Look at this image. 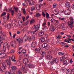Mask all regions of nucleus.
Here are the masks:
<instances>
[{
    "instance_id": "nucleus-52",
    "label": "nucleus",
    "mask_w": 74,
    "mask_h": 74,
    "mask_svg": "<svg viewBox=\"0 0 74 74\" xmlns=\"http://www.w3.org/2000/svg\"><path fill=\"white\" fill-rule=\"evenodd\" d=\"M56 38L58 39V40H59V39H60V36H59L57 37H56Z\"/></svg>"
},
{
    "instance_id": "nucleus-8",
    "label": "nucleus",
    "mask_w": 74,
    "mask_h": 74,
    "mask_svg": "<svg viewBox=\"0 0 74 74\" xmlns=\"http://www.w3.org/2000/svg\"><path fill=\"white\" fill-rule=\"evenodd\" d=\"M37 45V44L36 42H33L31 44V47L32 48H35Z\"/></svg>"
},
{
    "instance_id": "nucleus-31",
    "label": "nucleus",
    "mask_w": 74,
    "mask_h": 74,
    "mask_svg": "<svg viewBox=\"0 0 74 74\" xmlns=\"http://www.w3.org/2000/svg\"><path fill=\"white\" fill-rule=\"evenodd\" d=\"M5 38H4L2 36L0 35V40H4Z\"/></svg>"
},
{
    "instance_id": "nucleus-26",
    "label": "nucleus",
    "mask_w": 74,
    "mask_h": 74,
    "mask_svg": "<svg viewBox=\"0 0 74 74\" xmlns=\"http://www.w3.org/2000/svg\"><path fill=\"white\" fill-rule=\"evenodd\" d=\"M51 21L52 23H54L55 22L56 20L54 18H52L51 19Z\"/></svg>"
},
{
    "instance_id": "nucleus-28",
    "label": "nucleus",
    "mask_w": 74,
    "mask_h": 74,
    "mask_svg": "<svg viewBox=\"0 0 74 74\" xmlns=\"http://www.w3.org/2000/svg\"><path fill=\"white\" fill-rule=\"evenodd\" d=\"M22 17L21 16V13H18V19H21Z\"/></svg>"
},
{
    "instance_id": "nucleus-20",
    "label": "nucleus",
    "mask_w": 74,
    "mask_h": 74,
    "mask_svg": "<svg viewBox=\"0 0 74 74\" xmlns=\"http://www.w3.org/2000/svg\"><path fill=\"white\" fill-rule=\"evenodd\" d=\"M15 59V56L14 55H13L11 58V60L12 62H16V60Z\"/></svg>"
},
{
    "instance_id": "nucleus-25",
    "label": "nucleus",
    "mask_w": 74,
    "mask_h": 74,
    "mask_svg": "<svg viewBox=\"0 0 74 74\" xmlns=\"http://www.w3.org/2000/svg\"><path fill=\"white\" fill-rule=\"evenodd\" d=\"M41 16V14L39 13H37L36 14V15L35 16L38 18L40 17Z\"/></svg>"
},
{
    "instance_id": "nucleus-10",
    "label": "nucleus",
    "mask_w": 74,
    "mask_h": 74,
    "mask_svg": "<svg viewBox=\"0 0 74 74\" xmlns=\"http://www.w3.org/2000/svg\"><path fill=\"white\" fill-rule=\"evenodd\" d=\"M56 29L55 27L53 25H51L50 27V30L51 32H53Z\"/></svg>"
},
{
    "instance_id": "nucleus-51",
    "label": "nucleus",
    "mask_w": 74,
    "mask_h": 74,
    "mask_svg": "<svg viewBox=\"0 0 74 74\" xmlns=\"http://www.w3.org/2000/svg\"><path fill=\"white\" fill-rule=\"evenodd\" d=\"M3 40H0V44H2L3 43Z\"/></svg>"
},
{
    "instance_id": "nucleus-61",
    "label": "nucleus",
    "mask_w": 74,
    "mask_h": 74,
    "mask_svg": "<svg viewBox=\"0 0 74 74\" xmlns=\"http://www.w3.org/2000/svg\"><path fill=\"white\" fill-rule=\"evenodd\" d=\"M50 22H48V26H50Z\"/></svg>"
},
{
    "instance_id": "nucleus-18",
    "label": "nucleus",
    "mask_w": 74,
    "mask_h": 74,
    "mask_svg": "<svg viewBox=\"0 0 74 74\" xmlns=\"http://www.w3.org/2000/svg\"><path fill=\"white\" fill-rule=\"evenodd\" d=\"M44 27L42 28L43 30H44L45 32H47L48 31V27L44 26Z\"/></svg>"
},
{
    "instance_id": "nucleus-7",
    "label": "nucleus",
    "mask_w": 74,
    "mask_h": 74,
    "mask_svg": "<svg viewBox=\"0 0 74 74\" xmlns=\"http://www.w3.org/2000/svg\"><path fill=\"white\" fill-rule=\"evenodd\" d=\"M7 57H8V56L5 53H2V54L0 55V58L1 59H5Z\"/></svg>"
},
{
    "instance_id": "nucleus-19",
    "label": "nucleus",
    "mask_w": 74,
    "mask_h": 74,
    "mask_svg": "<svg viewBox=\"0 0 74 74\" xmlns=\"http://www.w3.org/2000/svg\"><path fill=\"white\" fill-rule=\"evenodd\" d=\"M44 34V33L42 32H41L39 33L38 36L39 37H41V36H42Z\"/></svg>"
},
{
    "instance_id": "nucleus-63",
    "label": "nucleus",
    "mask_w": 74,
    "mask_h": 74,
    "mask_svg": "<svg viewBox=\"0 0 74 74\" xmlns=\"http://www.w3.org/2000/svg\"><path fill=\"white\" fill-rule=\"evenodd\" d=\"M21 5V3L20 2L18 4V6H19Z\"/></svg>"
},
{
    "instance_id": "nucleus-53",
    "label": "nucleus",
    "mask_w": 74,
    "mask_h": 74,
    "mask_svg": "<svg viewBox=\"0 0 74 74\" xmlns=\"http://www.w3.org/2000/svg\"><path fill=\"white\" fill-rule=\"evenodd\" d=\"M9 14H8L7 16V19H8V20L9 19V18H10V16H9Z\"/></svg>"
},
{
    "instance_id": "nucleus-62",
    "label": "nucleus",
    "mask_w": 74,
    "mask_h": 74,
    "mask_svg": "<svg viewBox=\"0 0 74 74\" xmlns=\"http://www.w3.org/2000/svg\"><path fill=\"white\" fill-rule=\"evenodd\" d=\"M43 57L42 56H41L40 58V59L41 60V59H43Z\"/></svg>"
},
{
    "instance_id": "nucleus-23",
    "label": "nucleus",
    "mask_w": 74,
    "mask_h": 74,
    "mask_svg": "<svg viewBox=\"0 0 74 74\" xmlns=\"http://www.w3.org/2000/svg\"><path fill=\"white\" fill-rule=\"evenodd\" d=\"M63 65H65V66H67V65L68 64V62L67 61L65 60L63 62Z\"/></svg>"
},
{
    "instance_id": "nucleus-22",
    "label": "nucleus",
    "mask_w": 74,
    "mask_h": 74,
    "mask_svg": "<svg viewBox=\"0 0 74 74\" xmlns=\"http://www.w3.org/2000/svg\"><path fill=\"white\" fill-rule=\"evenodd\" d=\"M41 55H42V56H45V55H47V53L46 52L43 51L41 52Z\"/></svg>"
},
{
    "instance_id": "nucleus-3",
    "label": "nucleus",
    "mask_w": 74,
    "mask_h": 74,
    "mask_svg": "<svg viewBox=\"0 0 74 74\" xmlns=\"http://www.w3.org/2000/svg\"><path fill=\"white\" fill-rule=\"evenodd\" d=\"M40 28V25H34V26L33 27V29H36V30H35L34 32H31V34H34L37 31V30H38V29Z\"/></svg>"
},
{
    "instance_id": "nucleus-24",
    "label": "nucleus",
    "mask_w": 74,
    "mask_h": 74,
    "mask_svg": "<svg viewBox=\"0 0 74 74\" xmlns=\"http://www.w3.org/2000/svg\"><path fill=\"white\" fill-rule=\"evenodd\" d=\"M11 68L13 70H16L17 69V68L15 66H12L11 67Z\"/></svg>"
},
{
    "instance_id": "nucleus-37",
    "label": "nucleus",
    "mask_w": 74,
    "mask_h": 74,
    "mask_svg": "<svg viewBox=\"0 0 74 74\" xmlns=\"http://www.w3.org/2000/svg\"><path fill=\"white\" fill-rule=\"evenodd\" d=\"M11 24H8V25H7V27H8V29H10V28H11Z\"/></svg>"
},
{
    "instance_id": "nucleus-58",
    "label": "nucleus",
    "mask_w": 74,
    "mask_h": 74,
    "mask_svg": "<svg viewBox=\"0 0 74 74\" xmlns=\"http://www.w3.org/2000/svg\"><path fill=\"white\" fill-rule=\"evenodd\" d=\"M56 42L57 44H60V42L58 40H57Z\"/></svg>"
},
{
    "instance_id": "nucleus-1",
    "label": "nucleus",
    "mask_w": 74,
    "mask_h": 74,
    "mask_svg": "<svg viewBox=\"0 0 74 74\" xmlns=\"http://www.w3.org/2000/svg\"><path fill=\"white\" fill-rule=\"evenodd\" d=\"M7 62H5L3 64V66H2L1 67V69L0 68V73H1L2 72H4L6 71V68L5 67H7Z\"/></svg>"
},
{
    "instance_id": "nucleus-36",
    "label": "nucleus",
    "mask_w": 74,
    "mask_h": 74,
    "mask_svg": "<svg viewBox=\"0 0 74 74\" xmlns=\"http://www.w3.org/2000/svg\"><path fill=\"white\" fill-rule=\"evenodd\" d=\"M58 55H61V56L64 55V53H62L61 52H59L58 53Z\"/></svg>"
},
{
    "instance_id": "nucleus-41",
    "label": "nucleus",
    "mask_w": 74,
    "mask_h": 74,
    "mask_svg": "<svg viewBox=\"0 0 74 74\" xmlns=\"http://www.w3.org/2000/svg\"><path fill=\"white\" fill-rule=\"evenodd\" d=\"M14 9L15 10L16 12H18V10H19V8H14Z\"/></svg>"
},
{
    "instance_id": "nucleus-27",
    "label": "nucleus",
    "mask_w": 74,
    "mask_h": 74,
    "mask_svg": "<svg viewBox=\"0 0 74 74\" xmlns=\"http://www.w3.org/2000/svg\"><path fill=\"white\" fill-rule=\"evenodd\" d=\"M64 42H68V43H70V42H71V41L70 40H68L67 39H66L64 40Z\"/></svg>"
},
{
    "instance_id": "nucleus-15",
    "label": "nucleus",
    "mask_w": 74,
    "mask_h": 74,
    "mask_svg": "<svg viewBox=\"0 0 74 74\" xmlns=\"http://www.w3.org/2000/svg\"><path fill=\"white\" fill-rule=\"evenodd\" d=\"M3 46L6 47L8 48L10 47V46H8V44L7 42L4 43L3 45Z\"/></svg>"
},
{
    "instance_id": "nucleus-39",
    "label": "nucleus",
    "mask_w": 74,
    "mask_h": 74,
    "mask_svg": "<svg viewBox=\"0 0 74 74\" xmlns=\"http://www.w3.org/2000/svg\"><path fill=\"white\" fill-rule=\"evenodd\" d=\"M35 22V20H32L30 21V23L32 24V23H34Z\"/></svg>"
},
{
    "instance_id": "nucleus-59",
    "label": "nucleus",
    "mask_w": 74,
    "mask_h": 74,
    "mask_svg": "<svg viewBox=\"0 0 74 74\" xmlns=\"http://www.w3.org/2000/svg\"><path fill=\"white\" fill-rule=\"evenodd\" d=\"M17 33L18 34H21V32L18 31L17 32Z\"/></svg>"
},
{
    "instance_id": "nucleus-57",
    "label": "nucleus",
    "mask_w": 74,
    "mask_h": 74,
    "mask_svg": "<svg viewBox=\"0 0 74 74\" xmlns=\"http://www.w3.org/2000/svg\"><path fill=\"white\" fill-rule=\"evenodd\" d=\"M22 19H23V22H24V21H25V17L24 16L23 17Z\"/></svg>"
},
{
    "instance_id": "nucleus-49",
    "label": "nucleus",
    "mask_w": 74,
    "mask_h": 74,
    "mask_svg": "<svg viewBox=\"0 0 74 74\" xmlns=\"http://www.w3.org/2000/svg\"><path fill=\"white\" fill-rule=\"evenodd\" d=\"M29 5H34V3H31L29 1Z\"/></svg>"
},
{
    "instance_id": "nucleus-12",
    "label": "nucleus",
    "mask_w": 74,
    "mask_h": 74,
    "mask_svg": "<svg viewBox=\"0 0 74 74\" xmlns=\"http://www.w3.org/2000/svg\"><path fill=\"white\" fill-rule=\"evenodd\" d=\"M5 62H6V63L7 64H8V65H9L10 66H11V62L10 60H9L8 59H7L6 60H5Z\"/></svg>"
},
{
    "instance_id": "nucleus-38",
    "label": "nucleus",
    "mask_w": 74,
    "mask_h": 74,
    "mask_svg": "<svg viewBox=\"0 0 74 74\" xmlns=\"http://www.w3.org/2000/svg\"><path fill=\"white\" fill-rule=\"evenodd\" d=\"M21 52H22V53H26V50H22L21 51Z\"/></svg>"
},
{
    "instance_id": "nucleus-45",
    "label": "nucleus",
    "mask_w": 74,
    "mask_h": 74,
    "mask_svg": "<svg viewBox=\"0 0 74 74\" xmlns=\"http://www.w3.org/2000/svg\"><path fill=\"white\" fill-rule=\"evenodd\" d=\"M60 20H61V21H64V20H65V18H60Z\"/></svg>"
},
{
    "instance_id": "nucleus-47",
    "label": "nucleus",
    "mask_w": 74,
    "mask_h": 74,
    "mask_svg": "<svg viewBox=\"0 0 74 74\" xmlns=\"http://www.w3.org/2000/svg\"><path fill=\"white\" fill-rule=\"evenodd\" d=\"M14 11L12 10L11 11V14L12 15H14Z\"/></svg>"
},
{
    "instance_id": "nucleus-4",
    "label": "nucleus",
    "mask_w": 74,
    "mask_h": 74,
    "mask_svg": "<svg viewBox=\"0 0 74 74\" xmlns=\"http://www.w3.org/2000/svg\"><path fill=\"white\" fill-rule=\"evenodd\" d=\"M25 38H26V36H24L23 39H21L19 38V39H17L16 40H17L19 43H23V42H25L27 41V40L25 39Z\"/></svg>"
},
{
    "instance_id": "nucleus-16",
    "label": "nucleus",
    "mask_w": 74,
    "mask_h": 74,
    "mask_svg": "<svg viewBox=\"0 0 74 74\" xmlns=\"http://www.w3.org/2000/svg\"><path fill=\"white\" fill-rule=\"evenodd\" d=\"M43 4H42L41 3H40V4H38V6L39 8L38 9V8H36V10H40L41 7L43 6Z\"/></svg>"
},
{
    "instance_id": "nucleus-2",
    "label": "nucleus",
    "mask_w": 74,
    "mask_h": 74,
    "mask_svg": "<svg viewBox=\"0 0 74 74\" xmlns=\"http://www.w3.org/2000/svg\"><path fill=\"white\" fill-rule=\"evenodd\" d=\"M70 21L68 23V26L71 28H72L73 26V25L74 23V18L73 17H70L69 18Z\"/></svg>"
},
{
    "instance_id": "nucleus-60",
    "label": "nucleus",
    "mask_w": 74,
    "mask_h": 74,
    "mask_svg": "<svg viewBox=\"0 0 74 74\" xmlns=\"http://www.w3.org/2000/svg\"><path fill=\"white\" fill-rule=\"evenodd\" d=\"M72 8L73 10H74V4H72Z\"/></svg>"
},
{
    "instance_id": "nucleus-42",
    "label": "nucleus",
    "mask_w": 74,
    "mask_h": 74,
    "mask_svg": "<svg viewBox=\"0 0 74 74\" xmlns=\"http://www.w3.org/2000/svg\"><path fill=\"white\" fill-rule=\"evenodd\" d=\"M35 9V7H32L31 8V11H33V10H34Z\"/></svg>"
},
{
    "instance_id": "nucleus-48",
    "label": "nucleus",
    "mask_w": 74,
    "mask_h": 74,
    "mask_svg": "<svg viewBox=\"0 0 74 74\" xmlns=\"http://www.w3.org/2000/svg\"><path fill=\"white\" fill-rule=\"evenodd\" d=\"M46 25H47V23H46V22H45L43 23L42 26H46Z\"/></svg>"
},
{
    "instance_id": "nucleus-30",
    "label": "nucleus",
    "mask_w": 74,
    "mask_h": 74,
    "mask_svg": "<svg viewBox=\"0 0 74 74\" xmlns=\"http://www.w3.org/2000/svg\"><path fill=\"white\" fill-rule=\"evenodd\" d=\"M41 40L42 42H44L45 41V39L43 37H42L41 38Z\"/></svg>"
},
{
    "instance_id": "nucleus-35",
    "label": "nucleus",
    "mask_w": 74,
    "mask_h": 74,
    "mask_svg": "<svg viewBox=\"0 0 74 74\" xmlns=\"http://www.w3.org/2000/svg\"><path fill=\"white\" fill-rule=\"evenodd\" d=\"M6 12H4L2 13V14H1V16L2 17L3 16H4L6 15Z\"/></svg>"
},
{
    "instance_id": "nucleus-13",
    "label": "nucleus",
    "mask_w": 74,
    "mask_h": 74,
    "mask_svg": "<svg viewBox=\"0 0 74 74\" xmlns=\"http://www.w3.org/2000/svg\"><path fill=\"white\" fill-rule=\"evenodd\" d=\"M65 7H66V8H69L70 7H71V5H70V3L68 2H67L65 3Z\"/></svg>"
},
{
    "instance_id": "nucleus-34",
    "label": "nucleus",
    "mask_w": 74,
    "mask_h": 74,
    "mask_svg": "<svg viewBox=\"0 0 74 74\" xmlns=\"http://www.w3.org/2000/svg\"><path fill=\"white\" fill-rule=\"evenodd\" d=\"M32 37H29L28 38L27 40L29 41H32Z\"/></svg>"
},
{
    "instance_id": "nucleus-21",
    "label": "nucleus",
    "mask_w": 74,
    "mask_h": 74,
    "mask_svg": "<svg viewBox=\"0 0 74 74\" xmlns=\"http://www.w3.org/2000/svg\"><path fill=\"white\" fill-rule=\"evenodd\" d=\"M47 58L49 60V62H50L51 61L50 60H51V59H52V56L50 55H48L47 56Z\"/></svg>"
},
{
    "instance_id": "nucleus-43",
    "label": "nucleus",
    "mask_w": 74,
    "mask_h": 74,
    "mask_svg": "<svg viewBox=\"0 0 74 74\" xmlns=\"http://www.w3.org/2000/svg\"><path fill=\"white\" fill-rule=\"evenodd\" d=\"M17 74H22V73L21 71L19 70L17 72Z\"/></svg>"
},
{
    "instance_id": "nucleus-64",
    "label": "nucleus",
    "mask_w": 74,
    "mask_h": 74,
    "mask_svg": "<svg viewBox=\"0 0 74 74\" xmlns=\"http://www.w3.org/2000/svg\"><path fill=\"white\" fill-rule=\"evenodd\" d=\"M23 6H26V5L25 4V3H23Z\"/></svg>"
},
{
    "instance_id": "nucleus-14",
    "label": "nucleus",
    "mask_w": 74,
    "mask_h": 74,
    "mask_svg": "<svg viewBox=\"0 0 74 74\" xmlns=\"http://www.w3.org/2000/svg\"><path fill=\"white\" fill-rule=\"evenodd\" d=\"M24 63L26 64L29 62V60L27 58H25L23 60Z\"/></svg>"
},
{
    "instance_id": "nucleus-6",
    "label": "nucleus",
    "mask_w": 74,
    "mask_h": 74,
    "mask_svg": "<svg viewBox=\"0 0 74 74\" xmlns=\"http://www.w3.org/2000/svg\"><path fill=\"white\" fill-rule=\"evenodd\" d=\"M42 47L44 48H45L46 50H48L49 48V46L48 45V43H45L43 44Z\"/></svg>"
},
{
    "instance_id": "nucleus-56",
    "label": "nucleus",
    "mask_w": 74,
    "mask_h": 74,
    "mask_svg": "<svg viewBox=\"0 0 74 74\" xmlns=\"http://www.w3.org/2000/svg\"><path fill=\"white\" fill-rule=\"evenodd\" d=\"M66 35V36H67V37H68L69 38H71V36H70V35Z\"/></svg>"
},
{
    "instance_id": "nucleus-55",
    "label": "nucleus",
    "mask_w": 74,
    "mask_h": 74,
    "mask_svg": "<svg viewBox=\"0 0 74 74\" xmlns=\"http://www.w3.org/2000/svg\"><path fill=\"white\" fill-rule=\"evenodd\" d=\"M14 52V50H11L10 51V53H13Z\"/></svg>"
},
{
    "instance_id": "nucleus-5",
    "label": "nucleus",
    "mask_w": 74,
    "mask_h": 74,
    "mask_svg": "<svg viewBox=\"0 0 74 74\" xmlns=\"http://www.w3.org/2000/svg\"><path fill=\"white\" fill-rule=\"evenodd\" d=\"M59 60L57 58L53 59L52 61H50V62L51 64H54V63H56V64H58L59 63Z\"/></svg>"
},
{
    "instance_id": "nucleus-54",
    "label": "nucleus",
    "mask_w": 74,
    "mask_h": 74,
    "mask_svg": "<svg viewBox=\"0 0 74 74\" xmlns=\"http://www.w3.org/2000/svg\"><path fill=\"white\" fill-rule=\"evenodd\" d=\"M23 12L24 14H25V12H26L25 11V9H23Z\"/></svg>"
},
{
    "instance_id": "nucleus-32",
    "label": "nucleus",
    "mask_w": 74,
    "mask_h": 74,
    "mask_svg": "<svg viewBox=\"0 0 74 74\" xmlns=\"http://www.w3.org/2000/svg\"><path fill=\"white\" fill-rule=\"evenodd\" d=\"M27 65L28 67L29 68H32L33 67V65L32 64H27Z\"/></svg>"
},
{
    "instance_id": "nucleus-33",
    "label": "nucleus",
    "mask_w": 74,
    "mask_h": 74,
    "mask_svg": "<svg viewBox=\"0 0 74 74\" xmlns=\"http://www.w3.org/2000/svg\"><path fill=\"white\" fill-rule=\"evenodd\" d=\"M3 47V51H2L3 52V51H4V52H5V51H6V48H7V47H5L4 46Z\"/></svg>"
},
{
    "instance_id": "nucleus-17",
    "label": "nucleus",
    "mask_w": 74,
    "mask_h": 74,
    "mask_svg": "<svg viewBox=\"0 0 74 74\" xmlns=\"http://www.w3.org/2000/svg\"><path fill=\"white\" fill-rule=\"evenodd\" d=\"M36 52L37 53H40V49L39 48H37L36 50Z\"/></svg>"
},
{
    "instance_id": "nucleus-9",
    "label": "nucleus",
    "mask_w": 74,
    "mask_h": 74,
    "mask_svg": "<svg viewBox=\"0 0 74 74\" xmlns=\"http://www.w3.org/2000/svg\"><path fill=\"white\" fill-rule=\"evenodd\" d=\"M70 10H67L64 12V14L66 15H69L70 14Z\"/></svg>"
},
{
    "instance_id": "nucleus-11",
    "label": "nucleus",
    "mask_w": 74,
    "mask_h": 74,
    "mask_svg": "<svg viewBox=\"0 0 74 74\" xmlns=\"http://www.w3.org/2000/svg\"><path fill=\"white\" fill-rule=\"evenodd\" d=\"M67 55H65L63 56L62 57H61L60 59V61H63L64 60H65L67 57Z\"/></svg>"
},
{
    "instance_id": "nucleus-44",
    "label": "nucleus",
    "mask_w": 74,
    "mask_h": 74,
    "mask_svg": "<svg viewBox=\"0 0 74 74\" xmlns=\"http://www.w3.org/2000/svg\"><path fill=\"white\" fill-rule=\"evenodd\" d=\"M35 36H32V39L33 41H34V40H35Z\"/></svg>"
},
{
    "instance_id": "nucleus-29",
    "label": "nucleus",
    "mask_w": 74,
    "mask_h": 74,
    "mask_svg": "<svg viewBox=\"0 0 74 74\" xmlns=\"http://www.w3.org/2000/svg\"><path fill=\"white\" fill-rule=\"evenodd\" d=\"M46 18H51V17H49V14L47 12H46Z\"/></svg>"
},
{
    "instance_id": "nucleus-40",
    "label": "nucleus",
    "mask_w": 74,
    "mask_h": 74,
    "mask_svg": "<svg viewBox=\"0 0 74 74\" xmlns=\"http://www.w3.org/2000/svg\"><path fill=\"white\" fill-rule=\"evenodd\" d=\"M42 16H43V17H45V15H46V14H45L44 12H42Z\"/></svg>"
},
{
    "instance_id": "nucleus-50",
    "label": "nucleus",
    "mask_w": 74,
    "mask_h": 74,
    "mask_svg": "<svg viewBox=\"0 0 74 74\" xmlns=\"http://www.w3.org/2000/svg\"><path fill=\"white\" fill-rule=\"evenodd\" d=\"M5 71V74H10V73L9 72L7 71L6 70Z\"/></svg>"
},
{
    "instance_id": "nucleus-46",
    "label": "nucleus",
    "mask_w": 74,
    "mask_h": 74,
    "mask_svg": "<svg viewBox=\"0 0 74 74\" xmlns=\"http://www.w3.org/2000/svg\"><path fill=\"white\" fill-rule=\"evenodd\" d=\"M53 7L54 8H56V4H54L53 5Z\"/></svg>"
}]
</instances>
